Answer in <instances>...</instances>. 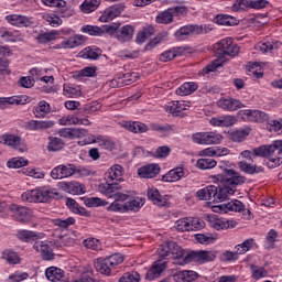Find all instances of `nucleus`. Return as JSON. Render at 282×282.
Listing matches in <instances>:
<instances>
[{
	"instance_id": "obj_53",
	"label": "nucleus",
	"mask_w": 282,
	"mask_h": 282,
	"mask_svg": "<svg viewBox=\"0 0 282 282\" xmlns=\"http://www.w3.org/2000/svg\"><path fill=\"white\" fill-rule=\"evenodd\" d=\"M195 239L198 243H204L205 246H208V243H215V241H217V235L196 234Z\"/></svg>"
},
{
	"instance_id": "obj_41",
	"label": "nucleus",
	"mask_w": 282,
	"mask_h": 282,
	"mask_svg": "<svg viewBox=\"0 0 282 282\" xmlns=\"http://www.w3.org/2000/svg\"><path fill=\"white\" fill-rule=\"evenodd\" d=\"M94 142L105 151H113V149H116V142L108 137L98 135L95 138Z\"/></svg>"
},
{
	"instance_id": "obj_51",
	"label": "nucleus",
	"mask_w": 282,
	"mask_h": 282,
	"mask_svg": "<svg viewBox=\"0 0 282 282\" xmlns=\"http://www.w3.org/2000/svg\"><path fill=\"white\" fill-rule=\"evenodd\" d=\"M2 259L9 262L11 265H17L18 263H21V259L19 258V254L12 250L3 251Z\"/></svg>"
},
{
	"instance_id": "obj_44",
	"label": "nucleus",
	"mask_w": 282,
	"mask_h": 282,
	"mask_svg": "<svg viewBox=\"0 0 282 282\" xmlns=\"http://www.w3.org/2000/svg\"><path fill=\"white\" fill-rule=\"evenodd\" d=\"M148 199H150V202H153L155 206H166V198L160 195V191H158V188L148 189Z\"/></svg>"
},
{
	"instance_id": "obj_34",
	"label": "nucleus",
	"mask_w": 282,
	"mask_h": 282,
	"mask_svg": "<svg viewBox=\"0 0 282 282\" xmlns=\"http://www.w3.org/2000/svg\"><path fill=\"white\" fill-rule=\"evenodd\" d=\"M214 208H219L220 210H224V213H228V210H231L234 213H241V210H243V208H245V205L240 200L235 199L229 203H224Z\"/></svg>"
},
{
	"instance_id": "obj_46",
	"label": "nucleus",
	"mask_w": 282,
	"mask_h": 282,
	"mask_svg": "<svg viewBox=\"0 0 282 282\" xmlns=\"http://www.w3.org/2000/svg\"><path fill=\"white\" fill-rule=\"evenodd\" d=\"M0 142L2 144H7L8 147H13V149H17L19 144H21V137H17L14 134H3L0 137Z\"/></svg>"
},
{
	"instance_id": "obj_15",
	"label": "nucleus",
	"mask_w": 282,
	"mask_h": 282,
	"mask_svg": "<svg viewBox=\"0 0 282 282\" xmlns=\"http://www.w3.org/2000/svg\"><path fill=\"white\" fill-rule=\"evenodd\" d=\"M241 117L249 122H268L270 118L268 113L261 110H245L241 112Z\"/></svg>"
},
{
	"instance_id": "obj_9",
	"label": "nucleus",
	"mask_w": 282,
	"mask_h": 282,
	"mask_svg": "<svg viewBox=\"0 0 282 282\" xmlns=\"http://www.w3.org/2000/svg\"><path fill=\"white\" fill-rule=\"evenodd\" d=\"M195 144H219L224 137L217 132H198L192 135Z\"/></svg>"
},
{
	"instance_id": "obj_29",
	"label": "nucleus",
	"mask_w": 282,
	"mask_h": 282,
	"mask_svg": "<svg viewBox=\"0 0 282 282\" xmlns=\"http://www.w3.org/2000/svg\"><path fill=\"white\" fill-rule=\"evenodd\" d=\"M209 122L213 127H232L237 124V118L235 116L214 117Z\"/></svg>"
},
{
	"instance_id": "obj_30",
	"label": "nucleus",
	"mask_w": 282,
	"mask_h": 282,
	"mask_svg": "<svg viewBox=\"0 0 282 282\" xmlns=\"http://www.w3.org/2000/svg\"><path fill=\"white\" fill-rule=\"evenodd\" d=\"M52 127H54V121L30 120L25 123V129L28 131H43L45 129H52Z\"/></svg>"
},
{
	"instance_id": "obj_23",
	"label": "nucleus",
	"mask_w": 282,
	"mask_h": 282,
	"mask_svg": "<svg viewBox=\"0 0 282 282\" xmlns=\"http://www.w3.org/2000/svg\"><path fill=\"white\" fill-rule=\"evenodd\" d=\"M217 105L220 109H225V111H237V109L246 107L239 99L235 98H223L218 100Z\"/></svg>"
},
{
	"instance_id": "obj_52",
	"label": "nucleus",
	"mask_w": 282,
	"mask_h": 282,
	"mask_svg": "<svg viewBox=\"0 0 282 282\" xmlns=\"http://www.w3.org/2000/svg\"><path fill=\"white\" fill-rule=\"evenodd\" d=\"M82 32L83 34H89V36H102V34H105L102 28L94 25H84Z\"/></svg>"
},
{
	"instance_id": "obj_19",
	"label": "nucleus",
	"mask_w": 282,
	"mask_h": 282,
	"mask_svg": "<svg viewBox=\"0 0 282 282\" xmlns=\"http://www.w3.org/2000/svg\"><path fill=\"white\" fill-rule=\"evenodd\" d=\"M196 197L209 203L217 202V186L209 185L207 187H204L203 189H199L196 193Z\"/></svg>"
},
{
	"instance_id": "obj_7",
	"label": "nucleus",
	"mask_w": 282,
	"mask_h": 282,
	"mask_svg": "<svg viewBox=\"0 0 282 282\" xmlns=\"http://www.w3.org/2000/svg\"><path fill=\"white\" fill-rule=\"evenodd\" d=\"M159 254L163 257V259H165V257H173L176 265H180L178 261H184L186 257L184 256V249L174 241H167L161 245Z\"/></svg>"
},
{
	"instance_id": "obj_11",
	"label": "nucleus",
	"mask_w": 282,
	"mask_h": 282,
	"mask_svg": "<svg viewBox=\"0 0 282 282\" xmlns=\"http://www.w3.org/2000/svg\"><path fill=\"white\" fill-rule=\"evenodd\" d=\"M9 210L12 213V217H14L20 224H28V221L32 219V209L25 206L11 204Z\"/></svg>"
},
{
	"instance_id": "obj_18",
	"label": "nucleus",
	"mask_w": 282,
	"mask_h": 282,
	"mask_svg": "<svg viewBox=\"0 0 282 282\" xmlns=\"http://www.w3.org/2000/svg\"><path fill=\"white\" fill-rule=\"evenodd\" d=\"M122 175H124V169L120 164H115L108 171L106 172V184H109V182H121Z\"/></svg>"
},
{
	"instance_id": "obj_12",
	"label": "nucleus",
	"mask_w": 282,
	"mask_h": 282,
	"mask_svg": "<svg viewBox=\"0 0 282 282\" xmlns=\"http://www.w3.org/2000/svg\"><path fill=\"white\" fill-rule=\"evenodd\" d=\"M175 228L180 232H191V230H195V228H204V221L199 219L181 218L176 220Z\"/></svg>"
},
{
	"instance_id": "obj_56",
	"label": "nucleus",
	"mask_w": 282,
	"mask_h": 282,
	"mask_svg": "<svg viewBox=\"0 0 282 282\" xmlns=\"http://www.w3.org/2000/svg\"><path fill=\"white\" fill-rule=\"evenodd\" d=\"M56 36H58L57 31L41 33L37 35V43H50L52 41H56Z\"/></svg>"
},
{
	"instance_id": "obj_49",
	"label": "nucleus",
	"mask_w": 282,
	"mask_h": 282,
	"mask_svg": "<svg viewBox=\"0 0 282 282\" xmlns=\"http://www.w3.org/2000/svg\"><path fill=\"white\" fill-rule=\"evenodd\" d=\"M80 94V86H76L74 84L64 85V96H67L68 98H78Z\"/></svg>"
},
{
	"instance_id": "obj_48",
	"label": "nucleus",
	"mask_w": 282,
	"mask_h": 282,
	"mask_svg": "<svg viewBox=\"0 0 282 282\" xmlns=\"http://www.w3.org/2000/svg\"><path fill=\"white\" fill-rule=\"evenodd\" d=\"M52 111V108L47 104V101H40L39 105L35 107L34 115L36 118H45L47 113Z\"/></svg>"
},
{
	"instance_id": "obj_60",
	"label": "nucleus",
	"mask_w": 282,
	"mask_h": 282,
	"mask_svg": "<svg viewBox=\"0 0 282 282\" xmlns=\"http://www.w3.org/2000/svg\"><path fill=\"white\" fill-rule=\"evenodd\" d=\"M7 166L9 169H21V166H28V160L23 158H13L8 161Z\"/></svg>"
},
{
	"instance_id": "obj_32",
	"label": "nucleus",
	"mask_w": 282,
	"mask_h": 282,
	"mask_svg": "<svg viewBox=\"0 0 282 282\" xmlns=\"http://www.w3.org/2000/svg\"><path fill=\"white\" fill-rule=\"evenodd\" d=\"M79 56L82 58H89L90 61H98L102 56V50L97 46H88L80 51Z\"/></svg>"
},
{
	"instance_id": "obj_55",
	"label": "nucleus",
	"mask_w": 282,
	"mask_h": 282,
	"mask_svg": "<svg viewBox=\"0 0 282 282\" xmlns=\"http://www.w3.org/2000/svg\"><path fill=\"white\" fill-rule=\"evenodd\" d=\"M278 237H279V234L274 229H271L268 232L264 241V246L265 248H268V250H272V248H274V243H276Z\"/></svg>"
},
{
	"instance_id": "obj_59",
	"label": "nucleus",
	"mask_w": 282,
	"mask_h": 282,
	"mask_svg": "<svg viewBox=\"0 0 282 282\" xmlns=\"http://www.w3.org/2000/svg\"><path fill=\"white\" fill-rule=\"evenodd\" d=\"M216 23L218 25H237V20L230 15H217Z\"/></svg>"
},
{
	"instance_id": "obj_27",
	"label": "nucleus",
	"mask_w": 282,
	"mask_h": 282,
	"mask_svg": "<svg viewBox=\"0 0 282 282\" xmlns=\"http://www.w3.org/2000/svg\"><path fill=\"white\" fill-rule=\"evenodd\" d=\"M191 106L186 105V101H172L165 107L166 111H170L172 116L176 117H184V113H182V111H186Z\"/></svg>"
},
{
	"instance_id": "obj_4",
	"label": "nucleus",
	"mask_w": 282,
	"mask_h": 282,
	"mask_svg": "<svg viewBox=\"0 0 282 282\" xmlns=\"http://www.w3.org/2000/svg\"><path fill=\"white\" fill-rule=\"evenodd\" d=\"M99 191L108 199H113L112 204H120V202H127L129 199V195L120 193L122 186L118 183H104L99 185Z\"/></svg>"
},
{
	"instance_id": "obj_42",
	"label": "nucleus",
	"mask_w": 282,
	"mask_h": 282,
	"mask_svg": "<svg viewBox=\"0 0 282 282\" xmlns=\"http://www.w3.org/2000/svg\"><path fill=\"white\" fill-rule=\"evenodd\" d=\"M210 227L215 230H228V228H236L237 221L235 220H221V219H214L210 221Z\"/></svg>"
},
{
	"instance_id": "obj_40",
	"label": "nucleus",
	"mask_w": 282,
	"mask_h": 282,
	"mask_svg": "<svg viewBox=\"0 0 282 282\" xmlns=\"http://www.w3.org/2000/svg\"><path fill=\"white\" fill-rule=\"evenodd\" d=\"M95 269L100 274H105L106 276H109L111 274L112 267L109 264L108 260L106 258H99L95 261Z\"/></svg>"
},
{
	"instance_id": "obj_33",
	"label": "nucleus",
	"mask_w": 282,
	"mask_h": 282,
	"mask_svg": "<svg viewBox=\"0 0 282 282\" xmlns=\"http://www.w3.org/2000/svg\"><path fill=\"white\" fill-rule=\"evenodd\" d=\"M184 175H185L184 169L176 167V169L170 170L165 175H163L162 182H167V183L180 182V180H182Z\"/></svg>"
},
{
	"instance_id": "obj_47",
	"label": "nucleus",
	"mask_w": 282,
	"mask_h": 282,
	"mask_svg": "<svg viewBox=\"0 0 282 282\" xmlns=\"http://www.w3.org/2000/svg\"><path fill=\"white\" fill-rule=\"evenodd\" d=\"M99 6H100V0H85L80 4V10L85 14H89L90 12L96 11Z\"/></svg>"
},
{
	"instance_id": "obj_13",
	"label": "nucleus",
	"mask_w": 282,
	"mask_h": 282,
	"mask_svg": "<svg viewBox=\"0 0 282 282\" xmlns=\"http://www.w3.org/2000/svg\"><path fill=\"white\" fill-rule=\"evenodd\" d=\"M122 12H124V3L113 4L104 11L99 21L101 23H109V21H113L116 17H120Z\"/></svg>"
},
{
	"instance_id": "obj_28",
	"label": "nucleus",
	"mask_w": 282,
	"mask_h": 282,
	"mask_svg": "<svg viewBox=\"0 0 282 282\" xmlns=\"http://www.w3.org/2000/svg\"><path fill=\"white\" fill-rule=\"evenodd\" d=\"M122 127L131 133H147L149 131V126L140 121H124Z\"/></svg>"
},
{
	"instance_id": "obj_54",
	"label": "nucleus",
	"mask_w": 282,
	"mask_h": 282,
	"mask_svg": "<svg viewBox=\"0 0 282 282\" xmlns=\"http://www.w3.org/2000/svg\"><path fill=\"white\" fill-rule=\"evenodd\" d=\"M63 147H65V143L63 142L62 139L56 137L48 138V145H47L48 151H61Z\"/></svg>"
},
{
	"instance_id": "obj_63",
	"label": "nucleus",
	"mask_w": 282,
	"mask_h": 282,
	"mask_svg": "<svg viewBox=\"0 0 282 282\" xmlns=\"http://www.w3.org/2000/svg\"><path fill=\"white\" fill-rule=\"evenodd\" d=\"M83 245L85 248H88V250H100V240L95 238L84 240Z\"/></svg>"
},
{
	"instance_id": "obj_14",
	"label": "nucleus",
	"mask_w": 282,
	"mask_h": 282,
	"mask_svg": "<svg viewBox=\"0 0 282 282\" xmlns=\"http://www.w3.org/2000/svg\"><path fill=\"white\" fill-rule=\"evenodd\" d=\"M33 250L40 252L44 261H52L54 259V250L50 241H35Z\"/></svg>"
},
{
	"instance_id": "obj_62",
	"label": "nucleus",
	"mask_w": 282,
	"mask_h": 282,
	"mask_svg": "<svg viewBox=\"0 0 282 282\" xmlns=\"http://www.w3.org/2000/svg\"><path fill=\"white\" fill-rule=\"evenodd\" d=\"M107 204H109V202L104 200L98 197H91L86 200V206H88V208H95L98 206H107Z\"/></svg>"
},
{
	"instance_id": "obj_8",
	"label": "nucleus",
	"mask_w": 282,
	"mask_h": 282,
	"mask_svg": "<svg viewBox=\"0 0 282 282\" xmlns=\"http://www.w3.org/2000/svg\"><path fill=\"white\" fill-rule=\"evenodd\" d=\"M217 259V253L215 251H192L187 253L183 261H178L180 265H186V263H191L195 261L196 263H207L208 261H215Z\"/></svg>"
},
{
	"instance_id": "obj_3",
	"label": "nucleus",
	"mask_w": 282,
	"mask_h": 282,
	"mask_svg": "<svg viewBox=\"0 0 282 282\" xmlns=\"http://www.w3.org/2000/svg\"><path fill=\"white\" fill-rule=\"evenodd\" d=\"M58 192H54L48 187H40L32 191H26L22 194V200L30 204H47L52 202L53 197H58Z\"/></svg>"
},
{
	"instance_id": "obj_17",
	"label": "nucleus",
	"mask_w": 282,
	"mask_h": 282,
	"mask_svg": "<svg viewBox=\"0 0 282 282\" xmlns=\"http://www.w3.org/2000/svg\"><path fill=\"white\" fill-rule=\"evenodd\" d=\"M43 237H45V234L28 229H21L17 234V238L24 243H30L31 241H39V239H43Z\"/></svg>"
},
{
	"instance_id": "obj_36",
	"label": "nucleus",
	"mask_w": 282,
	"mask_h": 282,
	"mask_svg": "<svg viewBox=\"0 0 282 282\" xmlns=\"http://www.w3.org/2000/svg\"><path fill=\"white\" fill-rule=\"evenodd\" d=\"M238 166L242 173H246L247 175H254L257 173H263V166L261 165H254L251 163H248L246 161H240L238 163Z\"/></svg>"
},
{
	"instance_id": "obj_58",
	"label": "nucleus",
	"mask_w": 282,
	"mask_h": 282,
	"mask_svg": "<svg viewBox=\"0 0 282 282\" xmlns=\"http://www.w3.org/2000/svg\"><path fill=\"white\" fill-rule=\"evenodd\" d=\"M54 226H58L59 228H69V226H74L76 224V219L74 217H68L66 219L56 218L53 220Z\"/></svg>"
},
{
	"instance_id": "obj_57",
	"label": "nucleus",
	"mask_w": 282,
	"mask_h": 282,
	"mask_svg": "<svg viewBox=\"0 0 282 282\" xmlns=\"http://www.w3.org/2000/svg\"><path fill=\"white\" fill-rule=\"evenodd\" d=\"M156 23H161L164 25H169V23H173V13L171 10L163 11L156 17Z\"/></svg>"
},
{
	"instance_id": "obj_20",
	"label": "nucleus",
	"mask_w": 282,
	"mask_h": 282,
	"mask_svg": "<svg viewBox=\"0 0 282 282\" xmlns=\"http://www.w3.org/2000/svg\"><path fill=\"white\" fill-rule=\"evenodd\" d=\"M138 175L143 180H152V177H158L160 175V165L159 164H148L138 170Z\"/></svg>"
},
{
	"instance_id": "obj_61",
	"label": "nucleus",
	"mask_w": 282,
	"mask_h": 282,
	"mask_svg": "<svg viewBox=\"0 0 282 282\" xmlns=\"http://www.w3.org/2000/svg\"><path fill=\"white\" fill-rule=\"evenodd\" d=\"M106 260L108 261V264H110V267L113 269L116 265H120V263L124 261V257H122L120 253H115L107 257Z\"/></svg>"
},
{
	"instance_id": "obj_50",
	"label": "nucleus",
	"mask_w": 282,
	"mask_h": 282,
	"mask_svg": "<svg viewBox=\"0 0 282 282\" xmlns=\"http://www.w3.org/2000/svg\"><path fill=\"white\" fill-rule=\"evenodd\" d=\"M196 166L197 169H200V171H208L209 169H215V166H217V161H215V159H199L196 162Z\"/></svg>"
},
{
	"instance_id": "obj_64",
	"label": "nucleus",
	"mask_w": 282,
	"mask_h": 282,
	"mask_svg": "<svg viewBox=\"0 0 282 282\" xmlns=\"http://www.w3.org/2000/svg\"><path fill=\"white\" fill-rule=\"evenodd\" d=\"M119 282H140V273L138 272L124 273L119 279Z\"/></svg>"
},
{
	"instance_id": "obj_1",
	"label": "nucleus",
	"mask_w": 282,
	"mask_h": 282,
	"mask_svg": "<svg viewBox=\"0 0 282 282\" xmlns=\"http://www.w3.org/2000/svg\"><path fill=\"white\" fill-rule=\"evenodd\" d=\"M214 180L220 183L217 187V202H224L228 195H235V188L246 183V177L232 169H224L221 173L214 175Z\"/></svg>"
},
{
	"instance_id": "obj_43",
	"label": "nucleus",
	"mask_w": 282,
	"mask_h": 282,
	"mask_svg": "<svg viewBox=\"0 0 282 282\" xmlns=\"http://www.w3.org/2000/svg\"><path fill=\"white\" fill-rule=\"evenodd\" d=\"M133 26L124 25L117 32V39L118 41H121V43H127V41H131L133 39Z\"/></svg>"
},
{
	"instance_id": "obj_39",
	"label": "nucleus",
	"mask_w": 282,
	"mask_h": 282,
	"mask_svg": "<svg viewBox=\"0 0 282 282\" xmlns=\"http://www.w3.org/2000/svg\"><path fill=\"white\" fill-rule=\"evenodd\" d=\"M45 276L48 281L58 282L65 276V271L56 267H50L45 270Z\"/></svg>"
},
{
	"instance_id": "obj_24",
	"label": "nucleus",
	"mask_w": 282,
	"mask_h": 282,
	"mask_svg": "<svg viewBox=\"0 0 282 282\" xmlns=\"http://www.w3.org/2000/svg\"><path fill=\"white\" fill-rule=\"evenodd\" d=\"M166 270V262L158 260L153 263L152 268L148 271L145 279L148 281H153V279H159V276Z\"/></svg>"
},
{
	"instance_id": "obj_16",
	"label": "nucleus",
	"mask_w": 282,
	"mask_h": 282,
	"mask_svg": "<svg viewBox=\"0 0 282 282\" xmlns=\"http://www.w3.org/2000/svg\"><path fill=\"white\" fill-rule=\"evenodd\" d=\"M58 188L70 195H83L85 193V185L78 182H59L57 184Z\"/></svg>"
},
{
	"instance_id": "obj_10",
	"label": "nucleus",
	"mask_w": 282,
	"mask_h": 282,
	"mask_svg": "<svg viewBox=\"0 0 282 282\" xmlns=\"http://www.w3.org/2000/svg\"><path fill=\"white\" fill-rule=\"evenodd\" d=\"M144 206V203H142V199H132L130 202H127L124 204L121 203H111L108 207V210L112 213H124L127 210H133L134 213H138Z\"/></svg>"
},
{
	"instance_id": "obj_38",
	"label": "nucleus",
	"mask_w": 282,
	"mask_h": 282,
	"mask_svg": "<svg viewBox=\"0 0 282 282\" xmlns=\"http://www.w3.org/2000/svg\"><path fill=\"white\" fill-rule=\"evenodd\" d=\"M250 131H252L250 128H241L229 132L228 138L231 142H243V140L250 135Z\"/></svg>"
},
{
	"instance_id": "obj_22",
	"label": "nucleus",
	"mask_w": 282,
	"mask_h": 282,
	"mask_svg": "<svg viewBox=\"0 0 282 282\" xmlns=\"http://www.w3.org/2000/svg\"><path fill=\"white\" fill-rule=\"evenodd\" d=\"M6 20L10 25H15V28H30L32 25V19L25 15L10 14L6 17Z\"/></svg>"
},
{
	"instance_id": "obj_35",
	"label": "nucleus",
	"mask_w": 282,
	"mask_h": 282,
	"mask_svg": "<svg viewBox=\"0 0 282 282\" xmlns=\"http://www.w3.org/2000/svg\"><path fill=\"white\" fill-rule=\"evenodd\" d=\"M282 43L280 41H267V42H260L256 50L259 52H262V54H268V52H274V50H279L281 47Z\"/></svg>"
},
{
	"instance_id": "obj_5",
	"label": "nucleus",
	"mask_w": 282,
	"mask_h": 282,
	"mask_svg": "<svg viewBox=\"0 0 282 282\" xmlns=\"http://www.w3.org/2000/svg\"><path fill=\"white\" fill-rule=\"evenodd\" d=\"M210 29L204 25L197 24H187L180 28L175 33L174 36L176 41H186V39H191L193 36H199V34H208Z\"/></svg>"
},
{
	"instance_id": "obj_21",
	"label": "nucleus",
	"mask_w": 282,
	"mask_h": 282,
	"mask_svg": "<svg viewBox=\"0 0 282 282\" xmlns=\"http://www.w3.org/2000/svg\"><path fill=\"white\" fill-rule=\"evenodd\" d=\"M58 135L61 138H68L69 140H74L76 138H85V135H87V130L80 128H63L58 130Z\"/></svg>"
},
{
	"instance_id": "obj_26",
	"label": "nucleus",
	"mask_w": 282,
	"mask_h": 282,
	"mask_svg": "<svg viewBox=\"0 0 282 282\" xmlns=\"http://www.w3.org/2000/svg\"><path fill=\"white\" fill-rule=\"evenodd\" d=\"M175 282H193L199 279V273L191 270L177 271L173 274Z\"/></svg>"
},
{
	"instance_id": "obj_45",
	"label": "nucleus",
	"mask_w": 282,
	"mask_h": 282,
	"mask_svg": "<svg viewBox=\"0 0 282 282\" xmlns=\"http://www.w3.org/2000/svg\"><path fill=\"white\" fill-rule=\"evenodd\" d=\"M193 91H197V84L193 82L184 83L181 87L176 89L177 96H191Z\"/></svg>"
},
{
	"instance_id": "obj_6",
	"label": "nucleus",
	"mask_w": 282,
	"mask_h": 282,
	"mask_svg": "<svg viewBox=\"0 0 282 282\" xmlns=\"http://www.w3.org/2000/svg\"><path fill=\"white\" fill-rule=\"evenodd\" d=\"M216 50V56L219 58H224V56H231V58H235V56L239 55V45L235 44L232 42V37H226L220 40L218 43L215 44Z\"/></svg>"
},
{
	"instance_id": "obj_25",
	"label": "nucleus",
	"mask_w": 282,
	"mask_h": 282,
	"mask_svg": "<svg viewBox=\"0 0 282 282\" xmlns=\"http://www.w3.org/2000/svg\"><path fill=\"white\" fill-rule=\"evenodd\" d=\"M140 78L138 73H126L118 77V80L113 79L111 82L112 87H124L126 85H131Z\"/></svg>"
},
{
	"instance_id": "obj_2",
	"label": "nucleus",
	"mask_w": 282,
	"mask_h": 282,
	"mask_svg": "<svg viewBox=\"0 0 282 282\" xmlns=\"http://www.w3.org/2000/svg\"><path fill=\"white\" fill-rule=\"evenodd\" d=\"M253 154L257 158H268L269 169H276L282 164V140H275L270 145H260L253 149Z\"/></svg>"
},
{
	"instance_id": "obj_37",
	"label": "nucleus",
	"mask_w": 282,
	"mask_h": 282,
	"mask_svg": "<svg viewBox=\"0 0 282 282\" xmlns=\"http://www.w3.org/2000/svg\"><path fill=\"white\" fill-rule=\"evenodd\" d=\"M165 41H169V31H162L154 39L150 40L144 50L145 52H151V50H155L156 45H160V43H164Z\"/></svg>"
},
{
	"instance_id": "obj_31",
	"label": "nucleus",
	"mask_w": 282,
	"mask_h": 282,
	"mask_svg": "<svg viewBox=\"0 0 282 282\" xmlns=\"http://www.w3.org/2000/svg\"><path fill=\"white\" fill-rule=\"evenodd\" d=\"M85 41H87V37H85V35H75L70 36L66 41H63L61 43V46L64 47V50H74V47H79V45H83Z\"/></svg>"
}]
</instances>
